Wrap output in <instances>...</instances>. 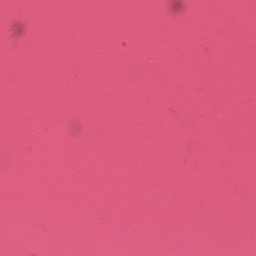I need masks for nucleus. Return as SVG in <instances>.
Masks as SVG:
<instances>
[{"mask_svg":"<svg viewBox=\"0 0 256 256\" xmlns=\"http://www.w3.org/2000/svg\"><path fill=\"white\" fill-rule=\"evenodd\" d=\"M183 7H184L183 0H174L172 2L173 11H176V12L182 11Z\"/></svg>","mask_w":256,"mask_h":256,"instance_id":"f257e3e1","label":"nucleus"}]
</instances>
